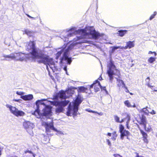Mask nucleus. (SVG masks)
<instances>
[{
	"label": "nucleus",
	"mask_w": 157,
	"mask_h": 157,
	"mask_svg": "<svg viewBox=\"0 0 157 157\" xmlns=\"http://www.w3.org/2000/svg\"><path fill=\"white\" fill-rule=\"evenodd\" d=\"M62 52L61 51L58 52L56 54V59H58L62 54Z\"/></svg>",
	"instance_id": "obj_33"
},
{
	"label": "nucleus",
	"mask_w": 157,
	"mask_h": 157,
	"mask_svg": "<svg viewBox=\"0 0 157 157\" xmlns=\"http://www.w3.org/2000/svg\"><path fill=\"white\" fill-rule=\"evenodd\" d=\"M113 136H117V134L116 132V131H114L112 133Z\"/></svg>",
	"instance_id": "obj_46"
},
{
	"label": "nucleus",
	"mask_w": 157,
	"mask_h": 157,
	"mask_svg": "<svg viewBox=\"0 0 157 157\" xmlns=\"http://www.w3.org/2000/svg\"><path fill=\"white\" fill-rule=\"evenodd\" d=\"M108 69L107 71V74L109 77L110 80L112 81L113 79V75H117L118 77L120 78L121 74L120 71L117 69H116L117 74H115L112 69H114L116 68V66L114 64L113 61L111 60L108 64Z\"/></svg>",
	"instance_id": "obj_3"
},
{
	"label": "nucleus",
	"mask_w": 157,
	"mask_h": 157,
	"mask_svg": "<svg viewBox=\"0 0 157 157\" xmlns=\"http://www.w3.org/2000/svg\"><path fill=\"white\" fill-rule=\"evenodd\" d=\"M148 80V81L146 84V85H147L148 87H150L151 89H152V87L154 86H151L150 85L149 81H150V78L149 77H148L147 78L146 80Z\"/></svg>",
	"instance_id": "obj_28"
},
{
	"label": "nucleus",
	"mask_w": 157,
	"mask_h": 157,
	"mask_svg": "<svg viewBox=\"0 0 157 157\" xmlns=\"http://www.w3.org/2000/svg\"><path fill=\"white\" fill-rule=\"evenodd\" d=\"M140 122L139 124L141 125L144 126V130L147 132H150L152 129L150 126H149L147 128L146 127V125L147 123L146 117L144 115H142L140 118Z\"/></svg>",
	"instance_id": "obj_6"
},
{
	"label": "nucleus",
	"mask_w": 157,
	"mask_h": 157,
	"mask_svg": "<svg viewBox=\"0 0 157 157\" xmlns=\"http://www.w3.org/2000/svg\"><path fill=\"white\" fill-rule=\"evenodd\" d=\"M106 141L108 143V144L109 145V146L111 145V143L109 140V139H107Z\"/></svg>",
	"instance_id": "obj_47"
},
{
	"label": "nucleus",
	"mask_w": 157,
	"mask_h": 157,
	"mask_svg": "<svg viewBox=\"0 0 157 157\" xmlns=\"http://www.w3.org/2000/svg\"><path fill=\"white\" fill-rule=\"evenodd\" d=\"M157 13L156 11H154L153 13L152 14L150 17L149 20H152L153 18H154L155 17V16L157 14Z\"/></svg>",
	"instance_id": "obj_29"
},
{
	"label": "nucleus",
	"mask_w": 157,
	"mask_h": 157,
	"mask_svg": "<svg viewBox=\"0 0 157 157\" xmlns=\"http://www.w3.org/2000/svg\"><path fill=\"white\" fill-rule=\"evenodd\" d=\"M120 48V47L119 46H114V47H113V48L112 49V51H114L115 50Z\"/></svg>",
	"instance_id": "obj_38"
},
{
	"label": "nucleus",
	"mask_w": 157,
	"mask_h": 157,
	"mask_svg": "<svg viewBox=\"0 0 157 157\" xmlns=\"http://www.w3.org/2000/svg\"><path fill=\"white\" fill-rule=\"evenodd\" d=\"M27 16L30 18H33V17L29 15V14H27Z\"/></svg>",
	"instance_id": "obj_52"
},
{
	"label": "nucleus",
	"mask_w": 157,
	"mask_h": 157,
	"mask_svg": "<svg viewBox=\"0 0 157 157\" xmlns=\"http://www.w3.org/2000/svg\"><path fill=\"white\" fill-rule=\"evenodd\" d=\"M148 108L147 107H146L145 108H143L142 110V112H143L144 114L147 115H148L149 114V111L147 109Z\"/></svg>",
	"instance_id": "obj_24"
},
{
	"label": "nucleus",
	"mask_w": 157,
	"mask_h": 157,
	"mask_svg": "<svg viewBox=\"0 0 157 157\" xmlns=\"http://www.w3.org/2000/svg\"><path fill=\"white\" fill-rule=\"evenodd\" d=\"M140 131L142 136L143 140L145 143L147 144L148 143V141L147 139L148 135L147 134L141 129H140Z\"/></svg>",
	"instance_id": "obj_13"
},
{
	"label": "nucleus",
	"mask_w": 157,
	"mask_h": 157,
	"mask_svg": "<svg viewBox=\"0 0 157 157\" xmlns=\"http://www.w3.org/2000/svg\"><path fill=\"white\" fill-rule=\"evenodd\" d=\"M123 86H124V88L126 90L125 92L127 93H129V91L128 90V89L127 87L125 86V84H124V85Z\"/></svg>",
	"instance_id": "obj_43"
},
{
	"label": "nucleus",
	"mask_w": 157,
	"mask_h": 157,
	"mask_svg": "<svg viewBox=\"0 0 157 157\" xmlns=\"http://www.w3.org/2000/svg\"><path fill=\"white\" fill-rule=\"evenodd\" d=\"M149 113L152 115H154L156 114V112L154 110H152L151 112H149Z\"/></svg>",
	"instance_id": "obj_41"
},
{
	"label": "nucleus",
	"mask_w": 157,
	"mask_h": 157,
	"mask_svg": "<svg viewBox=\"0 0 157 157\" xmlns=\"http://www.w3.org/2000/svg\"><path fill=\"white\" fill-rule=\"evenodd\" d=\"M126 119H127V117H126V118H124L123 119H122L121 121H120V122L119 123H122Z\"/></svg>",
	"instance_id": "obj_48"
},
{
	"label": "nucleus",
	"mask_w": 157,
	"mask_h": 157,
	"mask_svg": "<svg viewBox=\"0 0 157 157\" xmlns=\"http://www.w3.org/2000/svg\"><path fill=\"white\" fill-rule=\"evenodd\" d=\"M116 78L118 82V84H117L118 86L120 87L122 85H124L125 84L122 80L119 79L117 78Z\"/></svg>",
	"instance_id": "obj_25"
},
{
	"label": "nucleus",
	"mask_w": 157,
	"mask_h": 157,
	"mask_svg": "<svg viewBox=\"0 0 157 157\" xmlns=\"http://www.w3.org/2000/svg\"><path fill=\"white\" fill-rule=\"evenodd\" d=\"M73 89H77V88H76V87H73Z\"/></svg>",
	"instance_id": "obj_56"
},
{
	"label": "nucleus",
	"mask_w": 157,
	"mask_h": 157,
	"mask_svg": "<svg viewBox=\"0 0 157 157\" xmlns=\"http://www.w3.org/2000/svg\"><path fill=\"white\" fill-rule=\"evenodd\" d=\"M129 93L131 95H133V94L132 93L130 92H129Z\"/></svg>",
	"instance_id": "obj_55"
},
{
	"label": "nucleus",
	"mask_w": 157,
	"mask_h": 157,
	"mask_svg": "<svg viewBox=\"0 0 157 157\" xmlns=\"http://www.w3.org/2000/svg\"><path fill=\"white\" fill-rule=\"evenodd\" d=\"M94 82L90 86V89L91 88H92L93 86H94Z\"/></svg>",
	"instance_id": "obj_50"
},
{
	"label": "nucleus",
	"mask_w": 157,
	"mask_h": 157,
	"mask_svg": "<svg viewBox=\"0 0 157 157\" xmlns=\"http://www.w3.org/2000/svg\"><path fill=\"white\" fill-rule=\"evenodd\" d=\"M100 88L101 89V90H103L105 91L106 93H107L108 92L106 90V87L105 86H102Z\"/></svg>",
	"instance_id": "obj_37"
},
{
	"label": "nucleus",
	"mask_w": 157,
	"mask_h": 157,
	"mask_svg": "<svg viewBox=\"0 0 157 157\" xmlns=\"http://www.w3.org/2000/svg\"><path fill=\"white\" fill-rule=\"evenodd\" d=\"M127 120H128V121L127 122V124H126L127 128L128 129H129V127H128V123L129 121L130 120V116L128 115H127Z\"/></svg>",
	"instance_id": "obj_34"
},
{
	"label": "nucleus",
	"mask_w": 157,
	"mask_h": 157,
	"mask_svg": "<svg viewBox=\"0 0 157 157\" xmlns=\"http://www.w3.org/2000/svg\"><path fill=\"white\" fill-rule=\"evenodd\" d=\"M112 134L111 133L108 132L107 134V135L109 136H111Z\"/></svg>",
	"instance_id": "obj_51"
},
{
	"label": "nucleus",
	"mask_w": 157,
	"mask_h": 157,
	"mask_svg": "<svg viewBox=\"0 0 157 157\" xmlns=\"http://www.w3.org/2000/svg\"><path fill=\"white\" fill-rule=\"evenodd\" d=\"M82 102L81 98L77 97L73 103V107L72 108L71 103L68 107V110L67 112V115L68 116H71V115L73 117L77 115V112L78 110V106Z\"/></svg>",
	"instance_id": "obj_2"
},
{
	"label": "nucleus",
	"mask_w": 157,
	"mask_h": 157,
	"mask_svg": "<svg viewBox=\"0 0 157 157\" xmlns=\"http://www.w3.org/2000/svg\"><path fill=\"white\" fill-rule=\"evenodd\" d=\"M120 133V138L122 140L124 139V136H128L130 134V132L126 130L121 132Z\"/></svg>",
	"instance_id": "obj_16"
},
{
	"label": "nucleus",
	"mask_w": 157,
	"mask_h": 157,
	"mask_svg": "<svg viewBox=\"0 0 157 157\" xmlns=\"http://www.w3.org/2000/svg\"><path fill=\"white\" fill-rule=\"evenodd\" d=\"M156 136L157 137V132L156 133Z\"/></svg>",
	"instance_id": "obj_60"
},
{
	"label": "nucleus",
	"mask_w": 157,
	"mask_h": 157,
	"mask_svg": "<svg viewBox=\"0 0 157 157\" xmlns=\"http://www.w3.org/2000/svg\"><path fill=\"white\" fill-rule=\"evenodd\" d=\"M156 59L155 57H151L148 59V61L150 63H153V62L155 61Z\"/></svg>",
	"instance_id": "obj_27"
},
{
	"label": "nucleus",
	"mask_w": 157,
	"mask_h": 157,
	"mask_svg": "<svg viewBox=\"0 0 157 157\" xmlns=\"http://www.w3.org/2000/svg\"><path fill=\"white\" fill-rule=\"evenodd\" d=\"M87 111L90 113H98V114H99V113H98L97 112V111H93L92 110H87Z\"/></svg>",
	"instance_id": "obj_44"
},
{
	"label": "nucleus",
	"mask_w": 157,
	"mask_h": 157,
	"mask_svg": "<svg viewBox=\"0 0 157 157\" xmlns=\"http://www.w3.org/2000/svg\"><path fill=\"white\" fill-rule=\"evenodd\" d=\"M83 43V42H77V43Z\"/></svg>",
	"instance_id": "obj_59"
},
{
	"label": "nucleus",
	"mask_w": 157,
	"mask_h": 157,
	"mask_svg": "<svg viewBox=\"0 0 157 157\" xmlns=\"http://www.w3.org/2000/svg\"><path fill=\"white\" fill-rule=\"evenodd\" d=\"M52 107L51 106L46 105L43 109V116H50L52 115Z\"/></svg>",
	"instance_id": "obj_7"
},
{
	"label": "nucleus",
	"mask_w": 157,
	"mask_h": 157,
	"mask_svg": "<svg viewBox=\"0 0 157 157\" xmlns=\"http://www.w3.org/2000/svg\"><path fill=\"white\" fill-rule=\"evenodd\" d=\"M94 89L95 92H96L100 90V89L101 87L100 82L98 80H96L94 82Z\"/></svg>",
	"instance_id": "obj_12"
},
{
	"label": "nucleus",
	"mask_w": 157,
	"mask_h": 157,
	"mask_svg": "<svg viewBox=\"0 0 157 157\" xmlns=\"http://www.w3.org/2000/svg\"><path fill=\"white\" fill-rule=\"evenodd\" d=\"M117 137V136H113L111 137V139L113 140H116Z\"/></svg>",
	"instance_id": "obj_45"
},
{
	"label": "nucleus",
	"mask_w": 157,
	"mask_h": 157,
	"mask_svg": "<svg viewBox=\"0 0 157 157\" xmlns=\"http://www.w3.org/2000/svg\"><path fill=\"white\" fill-rule=\"evenodd\" d=\"M152 53H154V54L155 56H156V55H157L156 53V52H151V51H150L148 52V54H152Z\"/></svg>",
	"instance_id": "obj_42"
},
{
	"label": "nucleus",
	"mask_w": 157,
	"mask_h": 157,
	"mask_svg": "<svg viewBox=\"0 0 157 157\" xmlns=\"http://www.w3.org/2000/svg\"><path fill=\"white\" fill-rule=\"evenodd\" d=\"M154 91L156 92V91H157V90L154 89Z\"/></svg>",
	"instance_id": "obj_57"
},
{
	"label": "nucleus",
	"mask_w": 157,
	"mask_h": 157,
	"mask_svg": "<svg viewBox=\"0 0 157 157\" xmlns=\"http://www.w3.org/2000/svg\"><path fill=\"white\" fill-rule=\"evenodd\" d=\"M119 132H121L125 130L124 129V126L122 124H120L119 126Z\"/></svg>",
	"instance_id": "obj_31"
},
{
	"label": "nucleus",
	"mask_w": 157,
	"mask_h": 157,
	"mask_svg": "<svg viewBox=\"0 0 157 157\" xmlns=\"http://www.w3.org/2000/svg\"><path fill=\"white\" fill-rule=\"evenodd\" d=\"M14 59L17 60H21L22 59V58L21 56V55L22 54L21 52L15 53H13Z\"/></svg>",
	"instance_id": "obj_17"
},
{
	"label": "nucleus",
	"mask_w": 157,
	"mask_h": 157,
	"mask_svg": "<svg viewBox=\"0 0 157 157\" xmlns=\"http://www.w3.org/2000/svg\"><path fill=\"white\" fill-rule=\"evenodd\" d=\"M73 33L75 34H79L88 35V34L86 32V30L84 29L75 30L74 31Z\"/></svg>",
	"instance_id": "obj_15"
},
{
	"label": "nucleus",
	"mask_w": 157,
	"mask_h": 157,
	"mask_svg": "<svg viewBox=\"0 0 157 157\" xmlns=\"http://www.w3.org/2000/svg\"><path fill=\"white\" fill-rule=\"evenodd\" d=\"M68 58H68V56L67 55V53L66 52H65L64 53L63 57H62L61 59L60 62H62L64 59L65 60H66Z\"/></svg>",
	"instance_id": "obj_26"
},
{
	"label": "nucleus",
	"mask_w": 157,
	"mask_h": 157,
	"mask_svg": "<svg viewBox=\"0 0 157 157\" xmlns=\"http://www.w3.org/2000/svg\"><path fill=\"white\" fill-rule=\"evenodd\" d=\"M69 102V101L68 100L50 101L51 104L53 105L56 106H59L58 107L55 109V112L56 113L63 112L64 110L63 107L66 106Z\"/></svg>",
	"instance_id": "obj_4"
},
{
	"label": "nucleus",
	"mask_w": 157,
	"mask_h": 157,
	"mask_svg": "<svg viewBox=\"0 0 157 157\" xmlns=\"http://www.w3.org/2000/svg\"><path fill=\"white\" fill-rule=\"evenodd\" d=\"M127 137V139H129V138H128V136H126Z\"/></svg>",
	"instance_id": "obj_58"
},
{
	"label": "nucleus",
	"mask_w": 157,
	"mask_h": 157,
	"mask_svg": "<svg viewBox=\"0 0 157 157\" xmlns=\"http://www.w3.org/2000/svg\"><path fill=\"white\" fill-rule=\"evenodd\" d=\"M31 44L29 48H27V51L29 52L32 57L34 59H40L38 61L39 63H42L46 65V68L48 70V65L50 67L51 65H54L55 63L53 59L50 58L49 56L44 55V54L40 53L41 50L36 47V43L33 41H30L29 44Z\"/></svg>",
	"instance_id": "obj_1"
},
{
	"label": "nucleus",
	"mask_w": 157,
	"mask_h": 157,
	"mask_svg": "<svg viewBox=\"0 0 157 157\" xmlns=\"http://www.w3.org/2000/svg\"><path fill=\"white\" fill-rule=\"evenodd\" d=\"M89 34L91 35L93 38L95 40L98 39L101 36V34L99 33L96 32L95 30H90Z\"/></svg>",
	"instance_id": "obj_9"
},
{
	"label": "nucleus",
	"mask_w": 157,
	"mask_h": 157,
	"mask_svg": "<svg viewBox=\"0 0 157 157\" xmlns=\"http://www.w3.org/2000/svg\"><path fill=\"white\" fill-rule=\"evenodd\" d=\"M59 98L61 99H65L67 97L66 95L65 92L64 91L61 90L58 93Z\"/></svg>",
	"instance_id": "obj_18"
},
{
	"label": "nucleus",
	"mask_w": 157,
	"mask_h": 157,
	"mask_svg": "<svg viewBox=\"0 0 157 157\" xmlns=\"http://www.w3.org/2000/svg\"><path fill=\"white\" fill-rule=\"evenodd\" d=\"M23 126L25 129H27L31 126V123L29 121H26L23 123Z\"/></svg>",
	"instance_id": "obj_22"
},
{
	"label": "nucleus",
	"mask_w": 157,
	"mask_h": 157,
	"mask_svg": "<svg viewBox=\"0 0 157 157\" xmlns=\"http://www.w3.org/2000/svg\"><path fill=\"white\" fill-rule=\"evenodd\" d=\"M78 39H80V38L79 37H78Z\"/></svg>",
	"instance_id": "obj_61"
},
{
	"label": "nucleus",
	"mask_w": 157,
	"mask_h": 157,
	"mask_svg": "<svg viewBox=\"0 0 157 157\" xmlns=\"http://www.w3.org/2000/svg\"><path fill=\"white\" fill-rule=\"evenodd\" d=\"M124 103L125 106H126L127 107L130 108V107H133L135 108L136 107V105L135 103L133 104V105H132L129 101L128 100H126L124 102Z\"/></svg>",
	"instance_id": "obj_21"
},
{
	"label": "nucleus",
	"mask_w": 157,
	"mask_h": 157,
	"mask_svg": "<svg viewBox=\"0 0 157 157\" xmlns=\"http://www.w3.org/2000/svg\"><path fill=\"white\" fill-rule=\"evenodd\" d=\"M78 93L81 92H85L86 93H90V90H89L87 88L84 87L83 86L78 87Z\"/></svg>",
	"instance_id": "obj_14"
},
{
	"label": "nucleus",
	"mask_w": 157,
	"mask_h": 157,
	"mask_svg": "<svg viewBox=\"0 0 157 157\" xmlns=\"http://www.w3.org/2000/svg\"><path fill=\"white\" fill-rule=\"evenodd\" d=\"M40 102V100H37L36 101V104L37 105V109H36L34 111L33 113V114L35 116L37 117H40L41 116H43L42 113V114L40 112V110L39 109V105H38V102Z\"/></svg>",
	"instance_id": "obj_10"
},
{
	"label": "nucleus",
	"mask_w": 157,
	"mask_h": 157,
	"mask_svg": "<svg viewBox=\"0 0 157 157\" xmlns=\"http://www.w3.org/2000/svg\"><path fill=\"white\" fill-rule=\"evenodd\" d=\"M127 30H120L118 31L119 35L121 36H123L125 34L127 33Z\"/></svg>",
	"instance_id": "obj_23"
},
{
	"label": "nucleus",
	"mask_w": 157,
	"mask_h": 157,
	"mask_svg": "<svg viewBox=\"0 0 157 157\" xmlns=\"http://www.w3.org/2000/svg\"><path fill=\"white\" fill-rule=\"evenodd\" d=\"M16 94L18 95H21V94L20 93H19V92H16Z\"/></svg>",
	"instance_id": "obj_53"
},
{
	"label": "nucleus",
	"mask_w": 157,
	"mask_h": 157,
	"mask_svg": "<svg viewBox=\"0 0 157 157\" xmlns=\"http://www.w3.org/2000/svg\"><path fill=\"white\" fill-rule=\"evenodd\" d=\"M23 34H26L29 37H31L32 36L33 34V32L32 31L27 29H25L23 31Z\"/></svg>",
	"instance_id": "obj_20"
},
{
	"label": "nucleus",
	"mask_w": 157,
	"mask_h": 157,
	"mask_svg": "<svg viewBox=\"0 0 157 157\" xmlns=\"http://www.w3.org/2000/svg\"><path fill=\"white\" fill-rule=\"evenodd\" d=\"M135 46V41H129L126 43V45L122 48L125 49L129 48L130 49Z\"/></svg>",
	"instance_id": "obj_11"
},
{
	"label": "nucleus",
	"mask_w": 157,
	"mask_h": 157,
	"mask_svg": "<svg viewBox=\"0 0 157 157\" xmlns=\"http://www.w3.org/2000/svg\"><path fill=\"white\" fill-rule=\"evenodd\" d=\"M97 80H99L100 81H101L102 80V78L101 75L99 76V78H98V79Z\"/></svg>",
	"instance_id": "obj_49"
},
{
	"label": "nucleus",
	"mask_w": 157,
	"mask_h": 157,
	"mask_svg": "<svg viewBox=\"0 0 157 157\" xmlns=\"http://www.w3.org/2000/svg\"><path fill=\"white\" fill-rule=\"evenodd\" d=\"M42 125L45 126V130L47 132H50V129H51L55 131H57L56 129L54 127L53 124H50L48 123L44 122L42 123Z\"/></svg>",
	"instance_id": "obj_8"
},
{
	"label": "nucleus",
	"mask_w": 157,
	"mask_h": 157,
	"mask_svg": "<svg viewBox=\"0 0 157 157\" xmlns=\"http://www.w3.org/2000/svg\"><path fill=\"white\" fill-rule=\"evenodd\" d=\"M6 107L9 108L11 113L16 117L23 116L25 115V113L23 111L18 110V109L15 107L12 106L10 105L7 104Z\"/></svg>",
	"instance_id": "obj_5"
},
{
	"label": "nucleus",
	"mask_w": 157,
	"mask_h": 157,
	"mask_svg": "<svg viewBox=\"0 0 157 157\" xmlns=\"http://www.w3.org/2000/svg\"><path fill=\"white\" fill-rule=\"evenodd\" d=\"M114 119L116 122L119 123L120 122V118L117 115L114 116Z\"/></svg>",
	"instance_id": "obj_35"
},
{
	"label": "nucleus",
	"mask_w": 157,
	"mask_h": 157,
	"mask_svg": "<svg viewBox=\"0 0 157 157\" xmlns=\"http://www.w3.org/2000/svg\"><path fill=\"white\" fill-rule=\"evenodd\" d=\"M58 93H57L56 94L53 95V98L52 99L53 100H58V98H59V95H58Z\"/></svg>",
	"instance_id": "obj_30"
},
{
	"label": "nucleus",
	"mask_w": 157,
	"mask_h": 157,
	"mask_svg": "<svg viewBox=\"0 0 157 157\" xmlns=\"http://www.w3.org/2000/svg\"><path fill=\"white\" fill-rule=\"evenodd\" d=\"M67 63L69 64H70L72 62V60L71 58H69L67 59Z\"/></svg>",
	"instance_id": "obj_39"
},
{
	"label": "nucleus",
	"mask_w": 157,
	"mask_h": 157,
	"mask_svg": "<svg viewBox=\"0 0 157 157\" xmlns=\"http://www.w3.org/2000/svg\"><path fill=\"white\" fill-rule=\"evenodd\" d=\"M24 153L25 154H27V153H29L30 154H33V152L31 151H29V150H26L24 151Z\"/></svg>",
	"instance_id": "obj_36"
},
{
	"label": "nucleus",
	"mask_w": 157,
	"mask_h": 157,
	"mask_svg": "<svg viewBox=\"0 0 157 157\" xmlns=\"http://www.w3.org/2000/svg\"><path fill=\"white\" fill-rule=\"evenodd\" d=\"M21 98L25 101L30 100L33 98V96L32 94H28L22 96L21 97Z\"/></svg>",
	"instance_id": "obj_19"
},
{
	"label": "nucleus",
	"mask_w": 157,
	"mask_h": 157,
	"mask_svg": "<svg viewBox=\"0 0 157 157\" xmlns=\"http://www.w3.org/2000/svg\"><path fill=\"white\" fill-rule=\"evenodd\" d=\"M14 101H17V102H18L19 100H16V99H14L13 100Z\"/></svg>",
	"instance_id": "obj_54"
},
{
	"label": "nucleus",
	"mask_w": 157,
	"mask_h": 157,
	"mask_svg": "<svg viewBox=\"0 0 157 157\" xmlns=\"http://www.w3.org/2000/svg\"><path fill=\"white\" fill-rule=\"evenodd\" d=\"M6 58H9L11 59H14L13 54H12L11 55H6L4 56Z\"/></svg>",
	"instance_id": "obj_32"
},
{
	"label": "nucleus",
	"mask_w": 157,
	"mask_h": 157,
	"mask_svg": "<svg viewBox=\"0 0 157 157\" xmlns=\"http://www.w3.org/2000/svg\"><path fill=\"white\" fill-rule=\"evenodd\" d=\"M113 156L114 157H123L121 155L118 154H114L113 155Z\"/></svg>",
	"instance_id": "obj_40"
}]
</instances>
